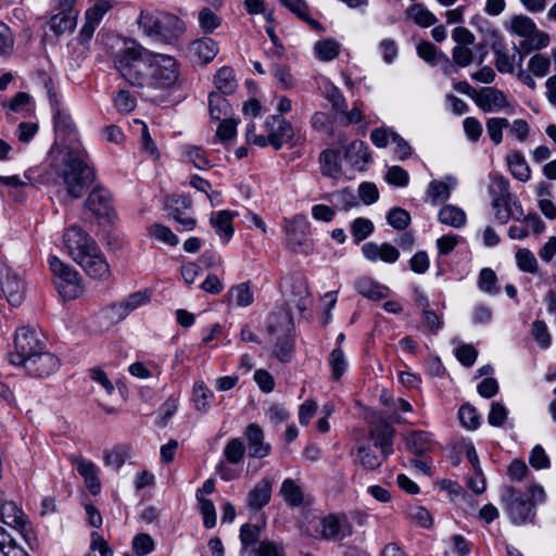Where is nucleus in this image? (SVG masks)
Wrapping results in <instances>:
<instances>
[{"label":"nucleus","instance_id":"1","mask_svg":"<svg viewBox=\"0 0 556 556\" xmlns=\"http://www.w3.org/2000/svg\"><path fill=\"white\" fill-rule=\"evenodd\" d=\"M53 118L55 140L49 152V168L61 180L66 193L79 199L94 181L96 174L88 164V152L72 115L58 108Z\"/></svg>","mask_w":556,"mask_h":556},{"label":"nucleus","instance_id":"2","mask_svg":"<svg viewBox=\"0 0 556 556\" xmlns=\"http://www.w3.org/2000/svg\"><path fill=\"white\" fill-rule=\"evenodd\" d=\"M113 62L121 76L139 89L166 90L176 86L180 77V64L175 56L151 51L135 41H125Z\"/></svg>","mask_w":556,"mask_h":556},{"label":"nucleus","instance_id":"3","mask_svg":"<svg viewBox=\"0 0 556 556\" xmlns=\"http://www.w3.org/2000/svg\"><path fill=\"white\" fill-rule=\"evenodd\" d=\"M528 494L529 500H526L522 493L513 486H504L501 490V502L510 521L516 526L532 522L536 515L535 505L543 504L546 500V492L539 483H532Z\"/></svg>","mask_w":556,"mask_h":556},{"label":"nucleus","instance_id":"4","mask_svg":"<svg viewBox=\"0 0 556 556\" xmlns=\"http://www.w3.org/2000/svg\"><path fill=\"white\" fill-rule=\"evenodd\" d=\"M137 23L147 37L165 42H170L186 31L185 23L166 12L142 11Z\"/></svg>","mask_w":556,"mask_h":556},{"label":"nucleus","instance_id":"5","mask_svg":"<svg viewBox=\"0 0 556 556\" xmlns=\"http://www.w3.org/2000/svg\"><path fill=\"white\" fill-rule=\"evenodd\" d=\"M302 530L312 538H319L328 541H341L353 532L352 525L345 516H316L306 520Z\"/></svg>","mask_w":556,"mask_h":556},{"label":"nucleus","instance_id":"6","mask_svg":"<svg viewBox=\"0 0 556 556\" xmlns=\"http://www.w3.org/2000/svg\"><path fill=\"white\" fill-rule=\"evenodd\" d=\"M506 29L510 35L525 39L526 45L523 47L528 50H542L551 43V36L539 29L534 21L525 14L513 15L506 25Z\"/></svg>","mask_w":556,"mask_h":556},{"label":"nucleus","instance_id":"7","mask_svg":"<svg viewBox=\"0 0 556 556\" xmlns=\"http://www.w3.org/2000/svg\"><path fill=\"white\" fill-rule=\"evenodd\" d=\"M49 266L54 276V285L64 300H74L83 294L81 277L73 267L56 256L49 257Z\"/></svg>","mask_w":556,"mask_h":556},{"label":"nucleus","instance_id":"8","mask_svg":"<svg viewBox=\"0 0 556 556\" xmlns=\"http://www.w3.org/2000/svg\"><path fill=\"white\" fill-rule=\"evenodd\" d=\"M45 350V342L38 332L29 327H21L14 336V351L10 353L9 361L16 366H23L28 359Z\"/></svg>","mask_w":556,"mask_h":556},{"label":"nucleus","instance_id":"9","mask_svg":"<svg viewBox=\"0 0 556 556\" xmlns=\"http://www.w3.org/2000/svg\"><path fill=\"white\" fill-rule=\"evenodd\" d=\"M63 244L76 263L99 247L96 240L78 226H71L65 230Z\"/></svg>","mask_w":556,"mask_h":556},{"label":"nucleus","instance_id":"10","mask_svg":"<svg viewBox=\"0 0 556 556\" xmlns=\"http://www.w3.org/2000/svg\"><path fill=\"white\" fill-rule=\"evenodd\" d=\"M76 0H54L58 13L49 21L50 29L56 35L73 33L77 25L78 11L75 10Z\"/></svg>","mask_w":556,"mask_h":556},{"label":"nucleus","instance_id":"11","mask_svg":"<svg viewBox=\"0 0 556 556\" xmlns=\"http://www.w3.org/2000/svg\"><path fill=\"white\" fill-rule=\"evenodd\" d=\"M264 127L267 131L266 146L270 144L276 150H279L294 136L293 127L291 124L279 115H271L267 117Z\"/></svg>","mask_w":556,"mask_h":556},{"label":"nucleus","instance_id":"12","mask_svg":"<svg viewBox=\"0 0 556 556\" xmlns=\"http://www.w3.org/2000/svg\"><path fill=\"white\" fill-rule=\"evenodd\" d=\"M282 289L288 307H294L300 312H304L306 309L309 302V291L304 278L295 277L286 279L282 285Z\"/></svg>","mask_w":556,"mask_h":556},{"label":"nucleus","instance_id":"13","mask_svg":"<svg viewBox=\"0 0 556 556\" xmlns=\"http://www.w3.org/2000/svg\"><path fill=\"white\" fill-rule=\"evenodd\" d=\"M85 205L99 219L112 220L115 217L111 194L103 187H94Z\"/></svg>","mask_w":556,"mask_h":556},{"label":"nucleus","instance_id":"14","mask_svg":"<svg viewBox=\"0 0 556 556\" xmlns=\"http://www.w3.org/2000/svg\"><path fill=\"white\" fill-rule=\"evenodd\" d=\"M472 99L485 113H496L510 106L504 92L493 87L481 88L473 93Z\"/></svg>","mask_w":556,"mask_h":556},{"label":"nucleus","instance_id":"15","mask_svg":"<svg viewBox=\"0 0 556 556\" xmlns=\"http://www.w3.org/2000/svg\"><path fill=\"white\" fill-rule=\"evenodd\" d=\"M61 362L54 354L41 350L35 357L28 359L22 367L26 371L39 378H45L53 375L60 368Z\"/></svg>","mask_w":556,"mask_h":556},{"label":"nucleus","instance_id":"16","mask_svg":"<svg viewBox=\"0 0 556 556\" xmlns=\"http://www.w3.org/2000/svg\"><path fill=\"white\" fill-rule=\"evenodd\" d=\"M188 55L197 64L205 65L218 54V43L210 37H202L191 41L188 46Z\"/></svg>","mask_w":556,"mask_h":556},{"label":"nucleus","instance_id":"17","mask_svg":"<svg viewBox=\"0 0 556 556\" xmlns=\"http://www.w3.org/2000/svg\"><path fill=\"white\" fill-rule=\"evenodd\" d=\"M116 5L115 0H94L85 12V23L81 34L90 38L100 25L103 16Z\"/></svg>","mask_w":556,"mask_h":556},{"label":"nucleus","instance_id":"18","mask_svg":"<svg viewBox=\"0 0 556 556\" xmlns=\"http://www.w3.org/2000/svg\"><path fill=\"white\" fill-rule=\"evenodd\" d=\"M150 302V294L147 291H138L129 294L124 301L108 307L106 312L117 321L126 318L131 312L147 305Z\"/></svg>","mask_w":556,"mask_h":556},{"label":"nucleus","instance_id":"19","mask_svg":"<svg viewBox=\"0 0 556 556\" xmlns=\"http://www.w3.org/2000/svg\"><path fill=\"white\" fill-rule=\"evenodd\" d=\"M77 264L93 279L104 280L111 275L110 266L99 247L89 252Z\"/></svg>","mask_w":556,"mask_h":556},{"label":"nucleus","instance_id":"20","mask_svg":"<svg viewBox=\"0 0 556 556\" xmlns=\"http://www.w3.org/2000/svg\"><path fill=\"white\" fill-rule=\"evenodd\" d=\"M362 252L364 257L372 263L381 261L383 263L393 264L400 257L399 249L387 242L380 244L367 242L363 244Z\"/></svg>","mask_w":556,"mask_h":556},{"label":"nucleus","instance_id":"21","mask_svg":"<svg viewBox=\"0 0 556 556\" xmlns=\"http://www.w3.org/2000/svg\"><path fill=\"white\" fill-rule=\"evenodd\" d=\"M307 223L303 216H295L287 229V240L295 252H306L309 247Z\"/></svg>","mask_w":556,"mask_h":556},{"label":"nucleus","instance_id":"22","mask_svg":"<svg viewBox=\"0 0 556 556\" xmlns=\"http://www.w3.org/2000/svg\"><path fill=\"white\" fill-rule=\"evenodd\" d=\"M395 429L384 419H379L370 427L369 437L374 444L381 448L383 457H388L392 453L393 437Z\"/></svg>","mask_w":556,"mask_h":556},{"label":"nucleus","instance_id":"23","mask_svg":"<svg viewBox=\"0 0 556 556\" xmlns=\"http://www.w3.org/2000/svg\"><path fill=\"white\" fill-rule=\"evenodd\" d=\"M2 292L12 306L22 304L25 294V285L22 278L12 269H7L1 281Z\"/></svg>","mask_w":556,"mask_h":556},{"label":"nucleus","instance_id":"24","mask_svg":"<svg viewBox=\"0 0 556 556\" xmlns=\"http://www.w3.org/2000/svg\"><path fill=\"white\" fill-rule=\"evenodd\" d=\"M249 454L251 457L264 458L270 453V445L265 443L263 430L255 424L245 429Z\"/></svg>","mask_w":556,"mask_h":556},{"label":"nucleus","instance_id":"25","mask_svg":"<svg viewBox=\"0 0 556 556\" xmlns=\"http://www.w3.org/2000/svg\"><path fill=\"white\" fill-rule=\"evenodd\" d=\"M346 161L358 170H364L371 162L368 147L361 140H354L344 150Z\"/></svg>","mask_w":556,"mask_h":556},{"label":"nucleus","instance_id":"26","mask_svg":"<svg viewBox=\"0 0 556 556\" xmlns=\"http://www.w3.org/2000/svg\"><path fill=\"white\" fill-rule=\"evenodd\" d=\"M273 482L268 478H263L247 496V504L252 510H260L266 506L271 496Z\"/></svg>","mask_w":556,"mask_h":556},{"label":"nucleus","instance_id":"27","mask_svg":"<svg viewBox=\"0 0 556 556\" xmlns=\"http://www.w3.org/2000/svg\"><path fill=\"white\" fill-rule=\"evenodd\" d=\"M75 465L78 473L84 478L89 492L92 495H97L101 490L99 468L92 462L81 457L75 459Z\"/></svg>","mask_w":556,"mask_h":556},{"label":"nucleus","instance_id":"28","mask_svg":"<svg viewBox=\"0 0 556 556\" xmlns=\"http://www.w3.org/2000/svg\"><path fill=\"white\" fill-rule=\"evenodd\" d=\"M404 443L405 448L415 455L427 453L433 446L431 433L421 430L410 431L405 434Z\"/></svg>","mask_w":556,"mask_h":556},{"label":"nucleus","instance_id":"29","mask_svg":"<svg viewBox=\"0 0 556 556\" xmlns=\"http://www.w3.org/2000/svg\"><path fill=\"white\" fill-rule=\"evenodd\" d=\"M0 517L3 523L21 531L26 530V516L14 502L7 501L2 503L0 508Z\"/></svg>","mask_w":556,"mask_h":556},{"label":"nucleus","instance_id":"30","mask_svg":"<svg viewBox=\"0 0 556 556\" xmlns=\"http://www.w3.org/2000/svg\"><path fill=\"white\" fill-rule=\"evenodd\" d=\"M237 215L236 212L223 210L214 213L211 217V224L214 227L218 237L228 242L233 236L232 218Z\"/></svg>","mask_w":556,"mask_h":556},{"label":"nucleus","instance_id":"31","mask_svg":"<svg viewBox=\"0 0 556 556\" xmlns=\"http://www.w3.org/2000/svg\"><path fill=\"white\" fill-rule=\"evenodd\" d=\"M354 285L359 294L374 301L384 299L389 295L388 287L374 281L369 277H361Z\"/></svg>","mask_w":556,"mask_h":556},{"label":"nucleus","instance_id":"32","mask_svg":"<svg viewBox=\"0 0 556 556\" xmlns=\"http://www.w3.org/2000/svg\"><path fill=\"white\" fill-rule=\"evenodd\" d=\"M291 309L281 308L277 312H274L268 319V331L270 333H290L293 328V319L291 316Z\"/></svg>","mask_w":556,"mask_h":556},{"label":"nucleus","instance_id":"33","mask_svg":"<svg viewBox=\"0 0 556 556\" xmlns=\"http://www.w3.org/2000/svg\"><path fill=\"white\" fill-rule=\"evenodd\" d=\"M228 302L238 307H248L254 301V293L250 282L233 286L227 293Z\"/></svg>","mask_w":556,"mask_h":556},{"label":"nucleus","instance_id":"34","mask_svg":"<svg viewBox=\"0 0 556 556\" xmlns=\"http://www.w3.org/2000/svg\"><path fill=\"white\" fill-rule=\"evenodd\" d=\"M440 223L453 228H462L467 223L466 213L458 206L446 204L438 214Z\"/></svg>","mask_w":556,"mask_h":556},{"label":"nucleus","instance_id":"35","mask_svg":"<svg viewBox=\"0 0 556 556\" xmlns=\"http://www.w3.org/2000/svg\"><path fill=\"white\" fill-rule=\"evenodd\" d=\"M214 393L208 389L204 381H197L192 389V403L194 408L200 413H207L211 408Z\"/></svg>","mask_w":556,"mask_h":556},{"label":"nucleus","instance_id":"36","mask_svg":"<svg viewBox=\"0 0 556 556\" xmlns=\"http://www.w3.org/2000/svg\"><path fill=\"white\" fill-rule=\"evenodd\" d=\"M181 154L186 162L193 164V166L198 169L203 170L212 167L206 152L202 147L185 144L181 147Z\"/></svg>","mask_w":556,"mask_h":556},{"label":"nucleus","instance_id":"37","mask_svg":"<svg viewBox=\"0 0 556 556\" xmlns=\"http://www.w3.org/2000/svg\"><path fill=\"white\" fill-rule=\"evenodd\" d=\"M456 182V179L452 176H446L442 181H431L428 188L429 197L435 202L446 201L451 197V192L455 188Z\"/></svg>","mask_w":556,"mask_h":556},{"label":"nucleus","instance_id":"38","mask_svg":"<svg viewBox=\"0 0 556 556\" xmlns=\"http://www.w3.org/2000/svg\"><path fill=\"white\" fill-rule=\"evenodd\" d=\"M279 494L288 505L293 507L300 506L304 501L302 488L295 480L290 478L282 481Z\"/></svg>","mask_w":556,"mask_h":556},{"label":"nucleus","instance_id":"39","mask_svg":"<svg viewBox=\"0 0 556 556\" xmlns=\"http://www.w3.org/2000/svg\"><path fill=\"white\" fill-rule=\"evenodd\" d=\"M214 85L220 94H231L237 88V80L232 68L224 66L214 76Z\"/></svg>","mask_w":556,"mask_h":556},{"label":"nucleus","instance_id":"40","mask_svg":"<svg viewBox=\"0 0 556 556\" xmlns=\"http://www.w3.org/2000/svg\"><path fill=\"white\" fill-rule=\"evenodd\" d=\"M208 111L213 119L222 121L228 118L231 108L225 94L213 91L208 96Z\"/></svg>","mask_w":556,"mask_h":556},{"label":"nucleus","instance_id":"41","mask_svg":"<svg viewBox=\"0 0 556 556\" xmlns=\"http://www.w3.org/2000/svg\"><path fill=\"white\" fill-rule=\"evenodd\" d=\"M286 5L292 13L299 18L306 22L313 29L323 30V26L319 22L312 18L309 15V9L305 0H279Z\"/></svg>","mask_w":556,"mask_h":556},{"label":"nucleus","instance_id":"42","mask_svg":"<svg viewBox=\"0 0 556 556\" xmlns=\"http://www.w3.org/2000/svg\"><path fill=\"white\" fill-rule=\"evenodd\" d=\"M320 170L324 176L338 178L341 175V165L339 163V152L326 150L319 156Z\"/></svg>","mask_w":556,"mask_h":556},{"label":"nucleus","instance_id":"43","mask_svg":"<svg viewBox=\"0 0 556 556\" xmlns=\"http://www.w3.org/2000/svg\"><path fill=\"white\" fill-rule=\"evenodd\" d=\"M406 15L420 27H429L437 22L435 15L420 3L410 5L406 10Z\"/></svg>","mask_w":556,"mask_h":556},{"label":"nucleus","instance_id":"44","mask_svg":"<svg viewBox=\"0 0 556 556\" xmlns=\"http://www.w3.org/2000/svg\"><path fill=\"white\" fill-rule=\"evenodd\" d=\"M507 163L511 175L520 180L528 181L531 177L530 167L525 157L519 153H511L507 156Z\"/></svg>","mask_w":556,"mask_h":556},{"label":"nucleus","instance_id":"45","mask_svg":"<svg viewBox=\"0 0 556 556\" xmlns=\"http://www.w3.org/2000/svg\"><path fill=\"white\" fill-rule=\"evenodd\" d=\"M316 58L323 62H328L338 56L340 45L333 39L319 40L314 45Z\"/></svg>","mask_w":556,"mask_h":556},{"label":"nucleus","instance_id":"46","mask_svg":"<svg viewBox=\"0 0 556 556\" xmlns=\"http://www.w3.org/2000/svg\"><path fill=\"white\" fill-rule=\"evenodd\" d=\"M240 556H285V552L280 545L263 541L256 548H241Z\"/></svg>","mask_w":556,"mask_h":556},{"label":"nucleus","instance_id":"47","mask_svg":"<svg viewBox=\"0 0 556 556\" xmlns=\"http://www.w3.org/2000/svg\"><path fill=\"white\" fill-rule=\"evenodd\" d=\"M518 268L525 273L536 274L539 264L532 251L526 248L518 249L515 254Z\"/></svg>","mask_w":556,"mask_h":556},{"label":"nucleus","instance_id":"48","mask_svg":"<svg viewBox=\"0 0 556 556\" xmlns=\"http://www.w3.org/2000/svg\"><path fill=\"white\" fill-rule=\"evenodd\" d=\"M329 366L331 369L332 380H339L341 376L348 370L349 362L344 352L340 348L332 350L330 353Z\"/></svg>","mask_w":556,"mask_h":556},{"label":"nucleus","instance_id":"49","mask_svg":"<svg viewBox=\"0 0 556 556\" xmlns=\"http://www.w3.org/2000/svg\"><path fill=\"white\" fill-rule=\"evenodd\" d=\"M478 288L490 295H496L500 293V287L497 286V276L491 268H482L478 278Z\"/></svg>","mask_w":556,"mask_h":556},{"label":"nucleus","instance_id":"50","mask_svg":"<svg viewBox=\"0 0 556 556\" xmlns=\"http://www.w3.org/2000/svg\"><path fill=\"white\" fill-rule=\"evenodd\" d=\"M495 66L501 73H513L515 71L516 54H510L503 46H494Z\"/></svg>","mask_w":556,"mask_h":556},{"label":"nucleus","instance_id":"51","mask_svg":"<svg viewBox=\"0 0 556 556\" xmlns=\"http://www.w3.org/2000/svg\"><path fill=\"white\" fill-rule=\"evenodd\" d=\"M198 23L204 34H212L222 24V18L208 8L199 11Z\"/></svg>","mask_w":556,"mask_h":556},{"label":"nucleus","instance_id":"52","mask_svg":"<svg viewBox=\"0 0 556 556\" xmlns=\"http://www.w3.org/2000/svg\"><path fill=\"white\" fill-rule=\"evenodd\" d=\"M245 446L240 438L231 439L224 447L223 454L230 464H238L244 457Z\"/></svg>","mask_w":556,"mask_h":556},{"label":"nucleus","instance_id":"53","mask_svg":"<svg viewBox=\"0 0 556 556\" xmlns=\"http://www.w3.org/2000/svg\"><path fill=\"white\" fill-rule=\"evenodd\" d=\"M0 552L4 556H27L26 552L2 527H0Z\"/></svg>","mask_w":556,"mask_h":556},{"label":"nucleus","instance_id":"54","mask_svg":"<svg viewBox=\"0 0 556 556\" xmlns=\"http://www.w3.org/2000/svg\"><path fill=\"white\" fill-rule=\"evenodd\" d=\"M128 446H115L104 454V464L114 469H119L129 456Z\"/></svg>","mask_w":556,"mask_h":556},{"label":"nucleus","instance_id":"55","mask_svg":"<svg viewBox=\"0 0 556 556\" xmlns=\"http://www.w3.org/2000/svg\"><path fill=\"white\" fill-rule=\"evenodd\" d=\"M149 235L167 245L175 247L178 244V237L165 225L154 224L149 228Z\"/></svg>","mask_w":556,"mask_h":556},{"label":"nucleus","instance_id":"56","mask_svg":"<svg viewBox=\"0 0 556 556\" xmlns=\"http://www.w3.org/2000/svg\"><path fill=\"white\" fill-rule=\"evenodd\" d=\"M551 59L542 53H536L528 62L529 72L536 77H544L549 73Z\"/></svg>","mask_w":556,"mask_h":556},{"label":"nucleus","instance_id":"57","mask_svg":"<svg viewBox=\"0 0 556 556\" xmlns=\"http://www.w3.org/2000/svg\"><path fill=\"white\" fill-rule=\"evenodd\" d=\"M293 354V340L290 333H283L276 343L274 355L283 363L290 362Z\"/></svg>","mask_w":556,"mask_h":556},{"label":"nucleus","instance_id":"58","mask_svg":"<svg viewBox=\"0 0 556 556\" xmlns=\"http://www.w3.org/2000/svg\"><path fill=\"white\" fill-rule=\"evenodd\" d=\"M509 121L503 117H491L486 122V131L490 139L498 144L503 140V129L508 128Z\"/></svg>","mask_w":556,"mask_h":556},{"label":"nucleus","instance_id":"59","mask_svg":"<svg viewBox=\"0 0 556 556\" xmlns=\"http://www.w3.org/2000/svg\"><path fill=\"white\" fill-rule=\"evenodd\" d=\"M531 336L541 349L546 350L551 346L552 338L544 321L535 320L532 324Z\"/></svg>","mask_w":556,"mask_h":556},{"label":"nucleus","instance_id":"60","mask_svg":"<svg viewBox=\"0 0 556 556\" xmlns=\"http://www.w3.org/2000/svg\"><path fill=\"white\" fill-rule=\"evenodd\" d=\"M372 231L374 224L366 218H356L351 226L352 236L357 243L369 237Z\"/></svg>","mask_w":556,"mask_h":556},{"label":"nucleus","instance_id":"61","mask_svg":"<svg viewBox=\"0 0 556 556\" xmlns=\"http://www.w3.org/2000/svg\"><path fill=\"white\" fill-rule=\"evenodd\" d=\"M331 203L341 210H349L357 204L356 197L349 189L334 192L330 195Z\"/></svg>","mask_w":556,"mask_h":556},{"label":"nucleus","instance_id":"62","mask_svg":"<svg viewBox=\"0 0 556 556\" xmlns=\"http://www.w3.org/2000/svg\"><path fill=\"white\" fill-rule=\"evenodd\" d=\"M458 417L462 425L469 430H476L480 425L479 415L476 408L470 405H463L459 408Z\"/></svg>","mask_w":556,"mask_h":556},{"label":"nucleus","instance_id":"63","mask_svg":"<svg viewBox=\"0 0 556 556\" xmlns=\"http://www.w3.org/2000/svg\"><path fill=\"white\" fill-rule=\"evenodd\" d=\"M114 105L119 113L127 114L136 108V99L128 90L122 89L114 98Z\"/></svg>","mask_w":556,"mask_h":556},{"label":"nucleus","instance_id":"64","mask_svg":"<svg viewBox=\"0 0 556 556\" xmlns=\"http://www.w3.org/2000/svg\"><path fill=\"white\" fill-rule=\"evenodd\" d=\"M407 517L422 528H430L432 526V517L425 507L410 506L407 509Z\"/></svg>","mask_w":556,"mask_h":556}]
</instances>
